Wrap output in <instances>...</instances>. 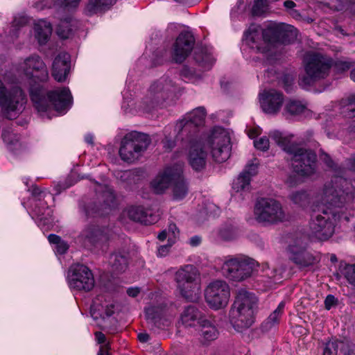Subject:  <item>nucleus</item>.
<instances>
[{
	"label": "nucleus",
	"instance_id": "obj_46",
	"mask_svg": "<svg viewBox=\"0 0 355 355\" xmlns=\"http://www.w3.org/2000/svg\"><path fill=\"white\" fill-rule=\"evenodd\" d=\"M338 72L343 73L348 71L352 66V62L348 60H337L333 65Z\"/></svg>",
	"mask_w": 355,
	"mask_h": 355
},
{
	"label": "nucleus",
	"instance_id": "obj_51",
	"mask_svg": "<svg viewBox=\"0 0 355 355\" xmlns=\"http://www.w3.org/2000/svg\"><path fill=\"white\" fill-rule=\"evenodd\" d=\"M168 243H168L166 245H160L158 248L157 252V254L158 257H166L168 254L171 247L172 244L173 243L172 242H168Z\"/></svg>",
	"mask_w": 355,
	"mask_h": 355
},
{
	"label": "nucleus",
	"instance_id": "obj_55",
	"mask_svg": "<svg viewBox=\"0 0 355 355\" xmlns=\"http://www.w3.org/2000/svg\"><path fill=\"white\" fill-rule=\"evenodd\" d=\"M264 0H255L254 3L252 7V12L255 15H260L263 10Z\"/></svg>",
	"mask_w": 355,
	"mask_h": 355
},
{
	"label": "nucleus",
	"instance_id": "obj_15",
	"mask_svg": "<svg viewBox=\"0 0 355 355\" xmlns=\"http://www.w3.org/2000/svg\"><path fill=\"white\" fill-rule=\"evenodd\" d=\"M207 144L216 162L221 163L228 159L231 150L230 139L224 130L214 129L208 137Z\"/></svg>",
	"mask_w": 355,
	"mask_h": 355
},
{
	"label": "nucleus",
	"instance_id": "obj_31",
	"mask_svg": "<svg viewBox=\"0 0 355 355\" xmlns=\"http://www.w3.org/2000/svg\"><path fill=\"white\" fill-rule=\"evenodd\" d=\"M35 37L41 44H45L51 35L52 28L51 24L44 21L40 20L35 24Z\"/></svg>",
	"mask_w": 355,
	"mask_h": 355
},
{
	"label": "nucleus",
	"instance_id": "obj_20",
	"mask_svg": "<svg viewBox=\"0 0 355 355\" xmlns=\"http://www.w3.org/2000/svg\"><path fill=\"white\" fill-rule=\"evenodd\" d=\"M284 96L275 89L263 91L260 94V104L263 111L269 114H277L282 106Z\"/></svg>",
	"mask_w": 355,
	"mask_h": 355
},
{
	"label": "nucleus",
	"instance_id": "obj_9",
	"mask_svg": "<svg viewBox=\"0 0 355 355\" xmlns=\"http://www.w3.org/2000/svg\"><path fill=\"white\" fill-rule=\"evenodd\" d=\"M177 89L176 83L167 76H163L153 82L144 101L146 111L150 112L164 107L168 101L172 99Z\"/></svg>",
	"mask_w": 355,
	"mask_h": 355
},
{
	"label": "nucleus",
	"instance_id": "obj_22",
	"mask_svg": "<svg viewBox=\"0 0 355 355\" xmlns=\"http://www.w3.org/2000/svg\"><path fill=\"white\" fill-rule=\"evenodd\" d=\"M71 67L70 55L67 53H59L52 64V76L60 83L65 81Z\"/></svg>",
	"mask_w": 355,
	"mask_h": 355
},
{
	"label": "nucleus",
	"instance_id": "obj_11",
	"mask_svg": "<svg viewBox=\"0 0 355 355\" xmlns=\"http://www.w3.org/2000/svg\"><path fill=\"white\" fill-rule=\"evenodd\" d=\"M254 214L257 221L265 225L277 224L287 219L282 204L270 198L258 199L254 205Z\"/></svg>",
	"mask_w": 355,
	"mask_h": 355
},
{
	"label": "nucleus",
	"instance_id": "obj_42",
	"mask_svg": "<svg viewBox=\"0 0 355 355\" xmlns=\"http://www.w3.org/2000/svg\"><path fill=\"white\" fill-rule=\"evenodd\" d=\"M342 340L327 342L323 348V355H338V350L341 349Z\"/></svg>",
	"mask_w": 355,
	"mask_h": 355
},
{
	"label": "nucleus",
	"instance_id": "obj_48",
	"mask_svg": "<svg viewBox=\"0 0 355 355\" xmlns=\"http://www.w3.org/2000/svg\"><path fill=\"white\" fill-rule=\"evenodd\" d=\"M269 139L266 137L259 138L254 141V146L256 148L266 151L269 148Z\"/></svg>",
	"mask_w": 355,
	"mask_h": 355
},
{
	"label": "nucleus",
	"instance_id": "obj_7",
	"mask_svg": "<svg viewBox=\"0 0 355 355\" xmlns=\"http://www.w3.org/2000/svg\"><path fill=\"white\" fill-rule=\"evenodd\" d=\"M334 60L327 55L310 52L304 58L305 76L302 82L306 85H312L315 83L325 79L329 75Z\"/></svg>",
	"mask_w": 355,
	"mask_h": 355
},
{
	"label": "nucleus",
	"instance_id": "obj_13",
	"mask_svg": "<svg viewBox=\"0 0 355 355\" xmlns=\"http://www.w3.org/2000/svg\"><path fill=\"white\" fill-rule=\"evenodd\" d=\"M253 268L252 259L240 255L230 257L226 260L223 264L221 270L226 278L235 282H241L251 275Z\"/></svg>",
	"mask_w": 355,
	"mask_h": 355
},
{
	"label": "nucleus",
	"instance_id": "obj_50",
	"mask_svg": "<svg viewBox=\"0 0 355 355\" xmlns=\"http://www.w3.org/2000/svg\"><path fill=\"white\" fill-rule=\"evenodd\" d=\"M168 233V241L174 243L175 239L179 235V231L178 230V228H177V226L175 224L171 223L169 225Z\"/></svg>",
	"mask_w": 355,
	"mask_h": 355
},
{
	"label": "nucleus",
	"instance_id": "obj_41",
	"mask_svg": "<svg viewBox=\"0 0 355 355\" xmlns=\"http://www.w3.org/2000/svg\"><path fill=\"white\" fill-rule=\"evenodd\" d=\"M28 23V19L25 16H15L12 22L10 33L13 37H17L19 31Z\"/></svg>",
	"mask_w": 355,
	"mask_h": 355
},
{
	"label": "nucleus",
	"instance_id": "obj_3",
	"mask_svg": "<svg viewBox=\"0 0 355 355\" xmlns=\"http://www.w3.org/2000/svg\"><path fill=\"white\" fill-rule=\"evenodd\" d=\"M271 139L291 156L293 172L301 177H309L315 173L317 156L315 153L291 143L290 139L275 130L270 132Z\"/></svg>",
	"mask_w": 355,
	"mask_h": 355
},
{
	"label": "nucleus",
	"instance_id": "obj_19",
	"mask_svg": "<svg viewBox=\"0 0 355 355\" xmlns=\"http://www.w3.org/2000/svg\"><path fill=\"white\" fill-rule=\"evenodd\" d=\"M182 172V164H175L168 166L160 173L151 182V187L156 193H164L172 183L173 180H176Z\"/></svg>",
	"mask_w": 355,
	"mask_h": 355
},
{
	"label": "nucleus",
	"instance_id": "obj_1",
	"mask_svg": "<svg viewBox=\"0 0 355 355\" xmlns=\"http://www.w3.org/2000/svg\"><path fill=\"white\" fill-rule=\"evenodd\" d=\"M355 198V188L346 178L335 176L327 183L323 189V205L315 214L309 223L311 234L320 241L329 239L334 233L337 221L349 218L344 207Z\"/></svg>",
	"mask_w": 355,
	"mask_h": 355
},
{
	"label": "nucleus",
	"instance_id": "obj_27",
	"mask_svg": "<svg viewBox=\"0 0 355 355\" xmlns=\"http://www.w3.org/2000/svg\"><path fill=\"white\" fill-rule=\"evenodd\" d=\"M199 326V340L202 344L208 345L218 338V330L216 326L209 320L205 318Z\"/></svg>",
	"mask_w": 355,
	"mask_h": 355
},
{
	"label": "nucleus",
	"instance_id": "obj_39",
	"mask_svg": "<svg viewBox=\"0 0 355 355\" xmlns=\"http://www.w3.org/2000/svg\"><path fill=\"white\" fill-rule=\"evenodd\" d=\"M103 200V211H98L97 214L99 216H103L107 213V210H110L112 207L115 205V195L111 189H107L102 194Z\"/></svg>",
	"mask_w": 355,
	"mask_h": 355
},
{
	"label": "nucleus",
	"instance_id": "obj_24",
	"mask_svg": "<svg viewBox=\"0 0 355 355\" xmlns=\"http://www.w3.org/2000/svg\"><path fill=\"white\" fill-rule=\"evenodd\" d=\"M126 213L130 220L146 225L153 224L158 220V216L153 214L151 210L146 209L141 206L130 207Z\"/></svg>",
	"mask_w": 355,
	"mask_h": 355
},
{
	"label": "nucleus",
	"instance_id": "obj_16",
	"mask_svg": "<svg viewBox=\"0 0 355 355\" xmlns=\"http://www.w3.org/2000/svg\"><path fill=\"white\" fill-rule=\"evenodd\" d=\"M94 278L92 270L83 264H76L70 268L69 284L71 288L78 291H89L94 286Z\"/></svg>",
	"mask_w": 355,
	"mask_h": 355
},
{
	"label": "nucleus",
	"instance_id": "obj_5",
	"mask_svg": "<svg viewBox=\"0 0 355 355\" xmlns=\"http://www.w3.org/2000/svg\"><path fill=\"white\" fill-rule=\"evenodd\" d=\"M257 302L254 294L244 289L237 291L229 313L230 322L236 331L248 329L254 323V313Z\"/></svg>",
	"mask_w": 355,
	"mask_h": 355
},
{
	"label": "nucleus",
	"instance_id": "obj_18",
	"mask_svg": "<svg viewBox=\"0 0 355 355\" xmlns=\"http://www.w3.org/2000/svg\"><path fill=\"white\" fill-rule=\"evenodd\" d=\"M204 137L194 138L192 141H184L189 143L188 159L190 166L196 171L203 169L206 164L207 153L204 150Z\"/></svg>",
	"mask_w": 355,
	"mask_h": 355
},
{
	"label": "nucleus",
	"instance_id": "obj_28",
	"mask_svg": "<svg viewBox=\"0 0 355 355\" xmlns=\"http://www.w3.org/2000/svg\"><path fill=\"white\" fill-rule=\"evenodd\" d=\"M109 264L113 271L121 272L126 270L128 264V252L125 249L114 252L109 259Z\"/></svg>",
	"mask_w": 355,
	"mask_h": 355
},
{
	"label": "nucleus",
	"instance_id": "obj_6",
	"mask_svg": "<svg viewBox=\"0 0 355 355\" xmlns=\"http://www.w3.org/2000/svg\"><path fill=\"white\" fill-rule=\"evenodd\" d=\"M174 279L180 295L188 302L200 299L201 278L199 270L192 264L181 266L175 273Z\"/></svg>",
	"mask_w": 355,
	"mask_h": 355
},
{
	"label": "nucleus",
	"instance_id": "obj_44",
	"mask_svg": "<svg viewBox=\"0 0 355 355\" xmlns=\"http://www.w3.org/2000/svg\"><path fill=\"white\" fill-rule=\"evenodd\" d=\"M349 116H355V96H351L343 101Z\"/></svg>",
	"mask_w": 355,
	"mask_h": 355
},
{
	"label": "nucleus",
	"instance_id": "obj_58",
	"mask_svg": "<svg viewBox=\"0 0 355 355\" xmlns=\"http://www.w3.org/2000/svg\"><path fill=\"white\" fill-rule=\"evenodd\" d=\"M55 248H56V252L58 254H64L67 251V250L69 248V245L65 241H64L63 240H61V241L56 245Z\"/></svg>",
	"mask_w": 355,
	"mask_h": 355
},
{
	"label": "nucleus",
	"instance_id": "obj_60",
	"mask_svg": "<svg viewBox=\"0 0 355 355\" xmlns=\"http://www.w3.org/2000/svg\"><path fill=\"white\" fill-rule=\"evenodd\" d=\"M202 241L201 236L198 235H195L192 237H191L188 241L189 244L192 247H196L198 246Z\"/></svg>",
	"mask_w": 355,
	"mask_h": 355
},
{
	"label": "nucleus",
	"instance_id": "obj_34",
	"mask_svg": "<svg viewBox=\"0 0 355 355\" xmlns=\"http://www.w3.org/2000/svg\"><path fill=\"white\" fill-rule=\"evenodd\" d=\"M182 173L183 171L180 173L178 178L173 180L172 182L173 184V198L176 200H182L188 193L187 184L184 180Z\"/></svg>",
	"mask_w": 355,
	"mask_h": 355
},
{
	"label": "nucleus",
	"instance_id": "obj_47",
	"mask_svg": "<svg viewBox=\"0 0 355 355\" xmlns=\"http://www.w3.org/2000/svg\"><path fill=\"white\" fill-rule=\"evenodd\" d=\"M282 82L283 84V87L286 92L289 93L293 91L294 80L291 76L284 75L282 77Z\"/></svg>",
	"mask_w": 355,
	"mask_h": 355
},
{
	"label": "nucleus",
	"instance_id": "obj_36",
	"mask_svg": "<svg viewBox=\"0 0 355 355\" xmlns=\"http://www.w3.org/2000/svg\"><path fill=\"white\" fill-rule=\"evenodd\" d=\"M72 22L71 17L61 20L57 27V34L62 39L68 38L72 32Z\"/></svg>",
	"mask_w": 355,
	"mask_h": 355
},
{
	"label": "nucleus",
	"instance_id": "obj_45",
	"mask_svg": "<svg viewBox=\"0 0 355 355\" xmlns=\"http://www.w3.org/2000/svg\"><path fill=\"white\" fill-rule=\"evenodd\" d=\"M340 352L343 355H355V345L348 340H342Z\"/></svg>",
	"mask_w": 355,
	"mask_h": 355
},
{
	"label": "nucleus",
	"instance_id": "obj_14",
	"mask_svg": "<svg viewBox=\"0 0 355 355\" xmlns=\"http://www.w3.org/2000/svg\"><path fill=\"white\" fill-rule=\"evenodd\" d=\"M230 297V288L225 281H213L205 289V302L214 310L226 307Z\"/></svg>",
	"mask_w": 355,
	"mask_h": 355
},
{
	"label": "nucleus",
	"instance_id": "obj_33",
	"mask_svg": "<svg viewBox=\"0 0 355 355\" xmlns=\"http://www.w3.org/2000/svg\"><path fill=\"white\" fill-rule=\"evenodd\" d=\"M236 236V231L232 225H223L211 232V237L215 241H230Z\"/></svg>",
	"mask_w": 355,
	"mask_h": 355
},
{
	"label": "nucleus",
	"instance_id": "obj_57",
	"mask_svg": "<svg viewBox=\"0 0 355 355\" xmlns=\"http://www.w3.org/2000/svg\"><path fill=\"white\" fill-rule=\"evenodd\" d=\"M337 300L332 295H329L327 296L324 300V306L326 309L329 310L331 308L336 304Z\"/></svg>",
	"mask_w": 355,
	"mask_h": 355
},
{
	"label": "nucleus",
	"instance_id": "obj_29",
	"mask_svg": "<svg viewBox=\"0 0 355 355\" xmlns=\"http://www.w3.org/2000/svg\"><path fill=\"white\" fill-rule=\"evenodd\" d=\"M163 310L159 306H150L145 309L146 318L152 329H162L165 326L162 321Z\"/></svg>",
	"mask_w": 355,
	"mask_h": 355
},
{
	"label": "nucleus",
	"instance_id": "obj_10",
	"mask_svg": "<svg viewBox=\"0 0 355 355\" xmlns=\"http://www.w3.org/2000/svg\"><path fill=\"white\" fill-rule=\"evenodd\" d=\"M151 140L146 134L132 131L126 134L121 141L119 156L128 163H132L142 156Z\"/></svg>",
	"mask_w": 355,
	"mask_h": 355
},
{
	"label": "nucleus",
	"instance_id": "obj_43",
	"mask_svg": "<svg viewBox=\"0 0 355 355\" xmlns=\"http://www.w3.org/2000/svg\"><path fill=\"white\" fill-rule=\"evenodd\" d=\"M180 76L182 78L191 81H195L196 80L201 78L200 73L187 65L183 66L180 71Z\"/></svg>",
	"mask_w": 355,
	"mask_h": 355
},
{
	"label": "nucleus",
	"instance_id": "obj_53",
	"mask_svg": "<svg viewBox=\"0 0 355 355\" xmlns=\"http://www.w3.org/2000/svg\"><path fill=\"white\" fill-rule=\"evenodd\" d=\"M58 1L65 8H73L78 6L80 0H58Z\"/></svg>",
	"mask_w": 355,
	"mask_h": 355
},
{
	"label": "nucleus",
	"instance_id": "obj_59",
	"mask_svg": "<svg viewBox=\"0 0 355 355\" xmlns=\"http://www.w3.org/2000/svg\"><path fill=\"white\" fill-rule=\"evenodd\" d=\"M12 137H14L15 138L16 137V136L14 135V134H12L11 132H10V131L8 130H3V133H2V137H3V139L4 140V141H6L7 143L12 144L13 143Z\"/></svg>",
	"mask_w": 355,
	"mask_h": 355
},
{
	"label": "nucleus",
	"instance_id": "obj_30",
	"mask_svg": "<svg viewBox=\"0 0 355 355\" xmlns=\"http://www.w3.org/2000/svg\"><path fill=\"white\" fill-rule=\"evenodd\" d=\"M116 0H89L85 12L87 15L101 13L109 10Z\"/></svg>",
	"mask_w": 355,
	"mask_h": 355
},
{
	"label": "nucleus",
	"instance_id": "obj_54",
	"mask_svg": "<svg viewBox=\"0 0 355 355\" xmlns=\"http://www.w3.org/2000/svg\"><path fill=\"white\" fill-rule=\"evenodd\" d=\"M257 166L254 164H250L245 166V168L242 172L243 173H245V175H248L250 176V179H251L252 176H254L257 173Z\"/></svg>",
	"mask_w": 355,
	"mask_h": 355
},
{
	"label": "nucleus",
	"instance_id": "obj_12",
	"mask_svg": "<svg viewBox=\"0 0 355 355\" xmlns=\"http://www.w3.org/2000/svg\"><path fill=\"white\" fill-rule=\"evenodd\" d=\"M26 102V96L20 88L8 92L0 80V106L6 118L15 119L23 111Z\"/></svg>",
	"mask_w": 355,
	"mask_h": 355
},
{
	"label": "nucleus",
	"instance_id": "obj_4",
	"mask_svg": "<svg viewBox=\"0 0 355 355\" xmlns=\"http://www.w3.org/2000/svg\"><path fill=\"white\" fill-rule=\"evenodd\" d=\"M296 35V29L293 26L280 24L263 30L261 33L250 31L246 33L245 41L257 53H266L277 44L291 42Z\"/></svg>",
	"mask_w": 355,
	"mask_h": 355
},
{
	"label": "nucleus",
	"instance_id": "obj_37",
	"mask_svg": "<svg viewBox=\"0 0 355 355\" xmlns=\"http://www.w3.org/2000/svg\"><path fill=\"white\" fill-rule=\"evenodd\" d=\"M288 198L293 203L301 207H305L309 202V194L304 190L294 191Z\"/></svg>",
	"mask_w": 355,
	"mask_h": 355
},
{
	"label": "nucleus",
	"instance_id": "obj_25",
	"mask_svg": "<svg viewBox=\"0 0 355 355\" xmlns=\"http://www.w3.org/2000/svg\"><path fill=\"white\" fill-rule=\"evenodd\" d=\"M205 318L203 313L193 305L185 306L180 314V322L186 328L200 325Z\"/></svg>",
	"mask_w": 355,
	"mask_h": 355
},
{
	"label": "nucleus",
	"instance_id": "obj_49",
	"mask_svg": "<svg viewBox=\"0 0 355 355\" xmlns=\"http://www.w3.org/2000/svg\"><path fill=\"white\" fill-rule=\"evenodd\" d=\"M345 277L351 284L355 286V263L346 267Z\"/></svg>",
	"mask_w": 355,
	"mask_h": 355
},
{
	"label": "nucleus",
	"instance_id": "obj_23",
	"mask_svg": "<svg viewBox=\"0 0 355 355\" xmlns=\"http://www.w3.org/2000/svg\"><path fill=\"white\" fill-rule=\"evenodd\" d=\"M81 236L85 243L94 247H101L108 240L105 229L94 225L86 227L83 230Z\"/></svg>",
	"mask_w": 355,
	"mask_h": 355
},
{
	"label": "nucleus",
	"instance_id": "obj_38",
	"mask_svg": "<svg viewBox=\"0 0 355 355\" xmlns=\"http://www.w3.org/2000/svg\"><path fill=\"white\" fill-rule=\"evenodd\" d=\"M194 59L199 66L205 71L209 70L214 63L210 55L204 53L202 51H195Z\"/></svg>",
	"mask_w": 355,
	"mask_h": 355
},
{
	"label": "nucleus",
	"instance_id": "obj_40",
	"mask_svg": "<svg viewBox=\"0 0 355 355\" xmlns=\"http://www.w3.org/2000/svg\"><path fill=\"white\" fill-rule=\"evenodd\" d=\"M305 110V106L299 101L291 100L285 106V112L291 116H298Z\"/></svg>",
	"mask_w": 355,
	"mask_h": 355
},
{
	"label": "nucleus",
	"instance_id": "obj_2",
	"mask_svg": "<svg viewBox=\"0 0 355 355\" xmlns=\"http://www.w3.org/2000/svg\"><path fill=\"white\" fill-rule=\"evenodd\" d=\"M20 69L26 76L34 83H31L30 96L35 108L42 116L46 114L49 119L52 111L59 114L65 113L71 104V95L68 88L63 87L48 92L42 85L37 83L46 82L49 71L45 63L38 55H31L20 64Z\"/></svg>",
	"mask_w": 355,
	"mask_h": 355
},
{
	"label": "nucleus",
	"instance_id": "obj_21",
	"mask_svg": "<svg viewBox=\"0 0 355 355\" xmlns=\"http://www.w3.org/2000/svg\"><path fill=\"white\" fill-rule=\"evenodd\" d=\"M290 259L299 268H303L319 261L318 256L307 250L305 247L293 245L289 247Z\"/></svg>",
	"mask_w": 355,
	"mask_h": 355
},
{
	"label": "nucleus",
	"instance_id": "obj_52",
	"mask_svg": "<svg viewBox=\"0 0 355 355\" xmlns=\"http://www.w3.org/2000/svg\"><path fill=\"white\" fill-rule=\"evenodd\" d=\"M297 175L296 173L289 175L286 180V184L290 187H294L300 184L302 180Z\"/></svg>",
	"mask_w": 355,
	"mask_h": 355
},
{
	"label": "nucleus",
	"instance_id": "obj_62",
	"mask_svg": "<svg viewBox=\"0 0 355 355\" xmlns=\"http://www.w3.org/2000/svg\"><path fill=\"white\" fill-rule=\"evenodd\" d=\"M96 340L98 344L105 343L106 341V337L104 334L101 331H96L94 333Z\"/></svg>",
	"mask_w": 355,
	"mask_h": 355
},
{
	"label": "nucleus",
	"instance_id": "obj_61",
	"mask_svg": "<svg viewBox=\"0 0 355 355\" xmlns=\"http://www.w3.org/2000/svg\"><path fill=\"white\" fill-rule=\"evenodd\" d=\"M35 211L37 213L40 220L41 222L42 221L44 222V225L51 223L52 220H51V215L50 214V213H51L50 210H48V213H47L48 217L43 216V214H40V211H37L36 210Z\"/></svg>",
	"mask_w": 355,
	"mask_h": 355
},
{
	"label": "nucleus",
	"instance_id": "obj_8",
	"mask_svg": "<svg viewBox=\"0 0 355 355\" xmlns=\"http://www.w3.org/2000/svg\"><path fill=\"white\" fill-rule=\"evenodd\" d=\"M206 115V110L202 106L185 114L175 125L177 139L181 141H192L194 138L202 137L200 132L204 126Z\"/></svg>",
	"mask_w": 355,
	"mask_h": 355
},
{
	"label": "nucleus",
	"instance_id": "obj_64",
	"mask_svg": "<svg viewBox=\"0 0 355 355\" xmlns=\"http://www.w3.org/2000/svg\"><path fill=\"white\" fill-rule=\"evenodd\" d=\"M110 344L107 343L104 346H101L98 352V355H110L109 349H110Z\"/></svg>",
	"mask_w": 355,
	"mask_h": 355
},
{
	"label": "nucleus",
	"instance_id": "obj_63",
	"mask_svg": "<svg viewBox=\"0 0 355 355\" xmlns=\"http://www.w3.org/2000/svg\"><path fill=\"white\" fill-rule=\"evenodd\" d=\"M347 168L351 171H355V154L352 155L347 160Z\"/></svg>",
	"mask_w": 355,
	"mask_h": 355
},
{
	"label": "nucleus",
	"instance_id": "obj_17",
	"mask_svg": "<svg viewBox=\"0 0 355 355\" xmlns=\"http://www.w3.org/2000/svg\"><path fill=\"white\" fill-rule=\"evenodd\" d=\"M194 42V37L190 32L180 33L173 44L171 53L173 60L176 63H182L190 54Z\"/></svg>",
	"mask_w": 355,
	"mask_h": 355
},
{
	"label": "nucleus",
	"instance_id": "obj_26",
	"mask_svg": "<svg viewBox=\"0 0 355 355\" xmlns=\"http://www.w3.org/2000/svg\"><path fill=\"white\" fill-rule=\"evenodd\" d=\"M104 296L98 295L94 300L90 307V313L94 320L104 316L110 317L114 313V305L112 304L103 303Z\"/></svg>",
	"mask_w": 355,
	"mask_h": 355
},
{
	"label": "nucleus",
	"instance_id": "obj_35",
	"mask_svg": "<svg viewBox=\"0 0 355 355\" xmlns=\"http://www.w3.org/2000/svg\"><path fill=\"white\" fill-rule=\"evenodd\" d=\"M241 173L232 183V189L236 192L249 191L250 188V176Z\"/></svg>",
	"mask_w": 355,
	"mask_h": 355
},
{
	"label": "nucleus",
	"instance_id": "obj_32",
	"mask_svg": "<svg viewBox=\"0 0 355 355\" xmlns=\"http://www.w3.org/2000/svg\"><path fill=\"white\" fill-rule=\"evenodd\" d=\"M284 306L285 303L284 302H281L277 308L262 323L261 329L263 331H268L279 324Z\"/></svg>",
	"mask_w": 355,
	"mask_h": 355
},
{
	"label": "nucleus",
	"instance_id": "obj_56",
	"mask_svg": "<svg viewBox=\"0 0 355 355\" xmlns=\"http://www.w3.org/2000/svg\"><path fill=\"white\" fill-rule=\"evenodd\" d=\"M321 159L326 163V164L331 168L334 171L337 170V165L331 159L329 155L324 153L321 155Z\"/></svg>",
	"mask_w": 355,
	"mask_h": 355
}]
</instances>
